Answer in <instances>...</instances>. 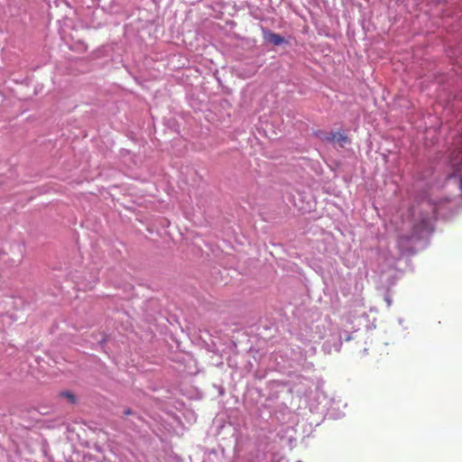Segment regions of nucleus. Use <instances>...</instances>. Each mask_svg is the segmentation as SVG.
<instances>
[{
	"label": "nucleus",
	"mask_w": 462,
	"mask_h": 462,
	"mask_svg": "<svg viewBox=\"0 0 462 462\" xmlns=\"http://www.w3.org/2000/svg\"><path fill=\"white\" fill-rule=\"evenodd\" d=\"M419 221L413 226V234L409 239L421 238L431 233L433 221L436 218L435 208L428 202H422L420 207Z\"/></svg>",
	"instance_id": "obj_1"
},
{
	"label": "nucleus",
	"mask_w": 462,
	"mask_h": 462,
	"mask_svg": "<svg viewBox=\"0 0 462 462\" xmlns=\"http://www.w3.org/2000/svg\"><path fill=\"white\" fill-rule=\"evenodd\" d=\"M448 163L450 172L448 180L454 179L462 194V134L456 139L449 150Z\"/></svg>",
	"instance_id": "obj_2"
},
{
	"label": "nucleus",
	"mask_w": 462,
	"mask_h": 462,
	"mask_svg": "<svg viewBox=\"0 0 462 462\" xmlns=\"http://www.w3.org/2000/svg\"><path fill=\"white\" fill-rule=\"evenodd\" d=\"M320 139L340 148L349 143L348 137L341 133H326L320 136Z\"/></svg>",
	"instance_id": "obj_3"
},
{
	"label": "nucleus",
	"mask_w": 462,
	"mask_h": 462,
	"mask_svg": "<svg viewBox=\"0 0 462 462\" xmlns=\"http://www.w3.org/2000/svg\"><path fill=\"white\" fill-rule=\"evenodd\" d=\"M263 35H264V40L266 42H269L275 46H279L284 42V38L278 33H274L272 32H264Z\"/></svg>",
	"instance_id": "obj_4"
},
{
	"label": "nucleus",
	"mask_w": 462,
	"mask_h": 462,
	"mask_svg": "<svg viewBox=\"0 0 462 462\" xmlns=\"http://www.w3.org/2000/svg\"><path fill=\"white\" fill-rule=\"evenodd\" d=\"M417 212H418V210L416 208H412L411 216H408V218L411 217V219H409V221L411 222L412 226H414L415 223H417L419 221V218L418 219L415 218Z\"/></svg>",
	"instance_id": "obj_5"
},
{
	"label": "nucleus",
	"mask_w": 462,
	"mask_h": 462,
	"mask_svg": "<svg viewBox=\"0 0 462 462\" xmlns=\"http://www.w3.org/2000/svg\"><path fill=\"white\" fill-rule=\"evenodd\" d=\"M62 396L68 398L70 402H75V397L72 393H69V392H64L61 393Z\"/></svg>",
	"instance_id": "obj_6"
},
{
	"label": "nucleus",
	"mask_w": 462,
	"mask_h": 462,
	"mask_svg": "<svg viewBox=\"0 0 462 462\" xmlns=\"http://www.w3.org/2000/svg\"><path fill=\"white\" fill-rule=\"evenodd\" d=\"M384 300H385V301H386V303H387V307H388V308H390V307H391V305H392V299L390 298V296H389V295H385V297H384Z\"/></svg>",
	"instance_id": "obj_7"
},
{
	"label": "nucleus",
	"mask_w": 462,
	"mask_h": 462,
	"mask_svg": "<svg viewBox=\"0 0 462 462\" xmlns=\"http://www.w3.org/2000/svg\"><path fill=\"white\" fill-rule=\"evenodd\" d=\"M124 413H125V415H130V414H132V411H131L130 409H127V410H125V412H124Z\"/></svg>",
	"instance_id": "obj_8"
}]
</instances>
